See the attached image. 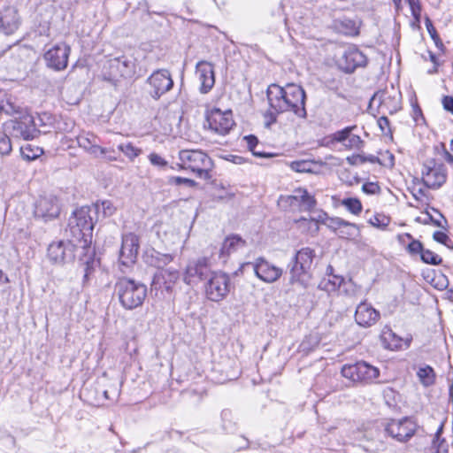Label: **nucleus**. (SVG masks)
<instances>
[{"mask_svg": "<svg viewBox=\"0 0 453 453\" xmlns=\"http://www.w3.org/2000/svg\"><path fill=\"white\" fill-rule=\"evenodd\" d=\"M139 248V238L135 234H124L119 250V262L126 266L133 265L136 260Z\"/></svg>", "mask_w": 453, "mask_h": 453, "instance_id": "a211bd4d", "label": "nucleus"}, {"mask_svg": "<svg viewBox=\"0 0 453 453\" xmlns=\"http://www.w3.org/2000/svg\"><path fill=\"white\" fill-rule=\"evenodd\" d=\"M312 163L306 160L293 161L290 164V168L297 173H310L311 172Z\"/></svg>", "mask_w": 453, "mask_h": 453, "instance_id": "a19ab883", "label": "nucleus"}, {"mask_svg": "<svg viewBox=\"0 0 453 453\" xmlns=\"http://www.w3.org/2000/svg\"><path fill=\"white\" fill-rule=\"evenodd\" d=\"M48 258L54 264H65L74 258V245L70 241L51 242L47 250Z\"/></svg>", "mask_w": 453, "mask_h": 453, "instance_id": "2eb2a0df", "label": "nucleus"}, {"mask_svg": "<svg viewBox=\"0 0 453 453\" xmlns=\"http://www.w3.org/2000/svg\"><path fill=\"white\" fill-rule=\"evenodd\" d=\"M43 153L42 149L31 144H27L20 147V154L23 159L32 161L38 158Z\"/></svg>", "mask_w": 453, "mask_h": 453, "instance_id": "7c9ffc66", "label": "nucleus"}, {"mask_svg": "<svg viewBox=\"0 0 453 453\" xmlns=\"http://www.w3.org/2000/svg\"><path fill=\"white\" fill-rule=\"evenodd\" d=\"M76 139L78 145L91 154H96L99 151L102 155H105L109 151L97 145V137L91 133L79 134Z\"/></svg>", "mask_w": 453, "mask_h": 453, "instance_id": "393cba45", "label": "nucleus"}, {"mask_svg": "<svg viewBox=\"0 0 453 453\" xmlns=\"http://www.w3.org/2000/svg\"><path fill=\"white\" fill-rule=\"evenodd\" d=\"M246 267H250L256 276L265 283H273L277 281L283 273V269L273 265L266 260L265 257H257L254 262H248L242 264L238 271L234 273L238 275L239 273H242V270Z\"/></svg>", "mask_w": 453, "mask_h": 453, "instance_id": "423d86ee", "label": "nucleus"}, {"mask_svg": "<svg viewBox=\"0 0 453 453\" xmlns=\"http://www.w3.org/2000/svg\"><path fill=\"white\" fill-rule=\"evenodd\" d=\"M442 105L444 110L453 114V96H445L442 98Z\"/></svg>", "mask_w": 453, "mask_h": 453, "instance_id": "603ef678", "label": "nucleus"}, {"mask_svg": "<svg viewBox=\"0 0 453 453\" xmlns=\"http://www.w3.org/2000/svg\"><path fill=\"white\" fill-rule=\"evenodd\" d=\"M120 389L117 385H111L109 388L104 390V396L109 400H114L119 395Z\"/></svg>", "mask_w": 453, "mask_h": 453, "instance_id": "49530a36", "label": "nucleus"}, {"mask_svg": "<svg viewBox=\"0 0 453 453\" xmlns=\"http://www.w3.org/2000/svg\"><path fill=\"white\" fill-rule=\"evenodd\" d=\"M377 99H379L380 106H382V107L386 106V100H387L386 93L379 92V93L374 94V96H372V100L375 101Z\"/></svg>", "mask_w": 453, "mask_h": 453, "instance_id": "13d9d810", "label": "nucleus"}, {"mask_svg": "<svg viewBox=\"0 0 453 453\" xmlns=\"http://www.w3.org/2000/svg\"><path fill=\"white\" fill-rule=\"evenodd\" d=\"M147 83L150 89L149 93L150 96L158 100L163 95L172 89L173 87V81L171 73L166 69H160L155 71L148 79Z\"/></svg>", "mask_w": 453, "mask_h": 453, "instance_id": "ddd939ff", "label": "nucleus"}, {"mask_svg": "<svg viewBox=\"0 0 453 453\" xmlns=\"http://www.w3.org/2000/svg\"><path fill=\"white\" fill-rule=\"evenodd\" d=\"M378 125L381 131L385 132L386 129L389 128V120L387 117L382 116L378 119Z\"/></svg>", "mask_w": 453, "mask_h": 453, "instance_id": "4d7b16f0", "label": "nucleus"}, {"mask_svg": "<svg viewBox=\"0 0 453 453\" xmlns=\"http://www.w3.org/2000/svg\"><path fill=\"white\" fill-rule=\"evenodd\" d=\"M325 218H329V216L325 213V212H321L319 214L318 218L317 219H306L304 218H302L300 219L297 223L300 224V226H304V225H308V227L309 229H312L313 228V231L314 232H318L319 231V223H322L324 224V221L326 220Z\"/></svg>", "mask_w": 453, "mask_h": 453, "instance_id": "72a5a7b5", "label": "nucleus"}, {"mask_svg": "<svg viewBox=\"0 0 453 453\" xmlns=\"http://www.w3.org/2000/svg\"><path fill=\"white\" fill-rule=\"evenodd\" d=\"M213 272L208 257H197L188 261L183 280L188 285H197L201 281H206Z\"/></svg>", "mask_w": 453, "mask_h": 453, "instance_id": "1a4fd4ad", "label": "nucleus"}, {"mask_svg": "<svg viewBox=\"0 0 453 453\" xmlns=\"http://www.w3.org/2000/svg\"><path fill=\"white\" fill-rule=\"evenodd\" d=\"M433 238L434 241L441 244H443L446 242H449V236L445 233L441 231L434 232L433 234Z\"/></svg>", "mask_w": 453, "mask_h": 453, "instance_id": "5fc2aeb1", "label": "nucleus"}, {"mask_svg": "<svg viewBox=\"0 0 453 453\" xmlns=\"http://www.w3.org/2000/svg\"><path fill=\"white\" fill-rule=\"evenodd\" d=\"M369 223L378 228H385L388 223L389 219L385 216L375 215L373 218L370 219Z\"/></svg>", "mask_w": 453, "mask_h": 453, "instance_id": "a18cd8bd", "label": "nucleus"}, {"mask_svg": "<svg viewBox=\"0 0 453 453\" xmlns=\"http://www.w3.org/2000/svg\"><path fill=\"white\" fill-rule=\"evenodd\" d=\"M179 277V271L174 268L158 270L154 274L151 287L155 289L165 288L166 291H170Z\"/></svg>", "mask_w": 453, "mask_h": 453, "instance_id": "4be33fe9", "label": "nucleus"}, {"mask_svg": "<svg viewBox=\"0 0 453 453\" xmlns=\"http://www.w3.org/2000/svg\"><path fill=\"white\" fill-rule=\"evenodd\" d=\"M115 292L121 305L127 310L141 306L147 296V287L127 277L120 278L115 284Z\"/></svg>", "mask_w": 453, "mask_h": 453, "instance_id": "20e7f679", "label": "nucleus"}, {"mask_svg": "<svg viewBox=\"0 0 453 453\" xmlns=\"http://www.w3.org/2000/svg\"><path fill=\"white\" fill-rule=\"evenodd\" d=\"M355 128H357V126H351L335 132L333 134V140L342 143L349 150L360 149L363 144V141L359 135L352 134V131Z\"/></svg>", "mask_w": 453, "mask_h": 453, "instance_id": "b1692460", "label": "nucleus"}, {"mask_svg": "<svg viewBox=\"0 0 453 453\" xmlns=\"http://www.w3.org/2000/svg\"><path fill=\"white\" fill-rule=\"evenodd\" d=\"M10 279L9 277L3 272V270L0 269V285L9 283Z\"/></svg>", "mask_w": 453, "mask_h": 453, "instance_id": "0e129e2a", "label": "nucleus"}, {"mask_svg": "<svg viewBox=\"0 0 453 453\" xmlns=\"http://www.w3.org/2000/svg\"><path fill=\"white\" fill-rule=\"evenodd\" d=\"M196 73L200 83L199 91L207 94L215 84L213 65L207 61H199L196 66Z\"/></svg>", "mask_w": 453, "mask_h": 453, "instance_id": "aec40b11", "label": "nucleus"}, {"mask_svg": "<svg viewBox=\"0 0 453 453\" xmlns=\"http://www.w3.org/2000/svg\"><path fill=\"white\" fill-rule=\"evenodd\" d=\"M303 195L300 211H311L316 206V199L306 189H304V194Z\"/></svg>", "mask_w": 453, "mask_h": 453, "instance_id": "ea45409f", "label": "nucleus"}, {"mask_svg": "<svg viewBox=\"0 0 453 453\" xmlns=\"http://www.w3.org/2000/svg\"><path fill=\"white\" fill-rule=\"evenodd\" d=\"M117 62V58H111L108 61V66H109V69H110V75L112 76L113 78H117V77H119V65L115 63Z\"/></svg>", "mask_w": 453, "mask_h": 453, "instance_id": "8fccbe9b", "label": "nucleus"}, {"mask_svg": "<svg viewBox=\"0 0 453 453\" xmlns=\"http://www.w3.org/2000/svg\"><path fill=\"white\" fill-rule=\"evenodd\" d=\"M173 259L171 254L160 253L155 250L147 254V262L150 265L158 268V270L164 269L163 267L171 263Z\"/></svg>", "mask_w": 453, "mask_h": 453, "instance_id": "bb28decb", "label": "nucleus"}, {"mask_svg": "<svg viewBox=\"0 0 453 453\" xmlns=\"http://www.w3.org/2000/svg\"><path fill=\"white\" fill-rule=\"evenodd\" d=\"M342 374L352 381L369 382L379 377L380 371L377 367L365 361H360L355 364L344 365L342 368Z\"/></svg>", "mask_w": 453, "mask_h": 453, "instance_id": "9b49d317", "label": "nucleus"}, {"mask_svg": "<svg viewBox=\"0 0 453 453\" xmlns=\"http://www.w3.org/2000/svg\"><path fill=\"white\" fill-rule=\"evenodd\" d=\"M59 213L60 204L58 199L53 195L40 196L35 203V216L44 221L58 218Z\"/></svg>", "mask_w": 453, "mask_h": 453, "instance_id": "dca6fc26", "label": "nucleus"}, {"mask_svg": "<svg viewBox=\"0 0 453 453\" xmlns=\"http://www.w3.org/2000/svg\"><path fill=\"white\" fill-rule=\"evenodd\" d=\"M447 248L453 250V241L449 237V242L443 243Z\"/></svg>", "mask_w": 453, "mask_h": 453, "instance_id": "774afa93", "label": "nucleus"}, {"mask_svg": "<svg viewBox=\"0 0 453 453\" xmlns=\"http://www.w3.org/2000/svg\"><path fill=\"white\" fill-rule=\"evenodd\" d=\"M91 207L96 209L98 208V214L102 212L104 217H110L115 211V207L113 206L112 203L108 200L103 201L100 203H96Z\"/></svg>", "mask_w": 453, "mask_h": 453, "instance_id": "e433bc0d", "label": "nucleus"}, {"mask_svg": "<svg viewBox=\"0 0 453 453\" xmlns=\"http://www.w3.org/2000/svg\"><path fill=\"white\" fill-rule=\"evenodd\" d=\"M98 215V208L82 206L75 210L69 219L68 226L73 237L85 248L91 242L92 231Z\"/></svg>", "mask_w": 453, "mask_h": 453, "instance_id": "f03ea898", "label": "nucleus"}, {"mask_svg": "<svg viewBox=\"0 0 453 453\" xmlns=\"http://www.w3.org/2000/svg\"><path fill=\"white\" fill-rule=\"evenodd\" d=\"M12 150L11 139L4 133L0 134V154L9 155Z\"/></svg>", "mask_w": 453, "mask_h": 453, "instance_id": "37998d69", "label": "nucleus"}, {"mask_svg": "<svg viewBox=\"0 0 453 453\" xmlns=\"http://www.w3.org/2000/svg\"><path fill=\"white\" fill-rule=\"evenodd\" d=\"M115 62L119 67V77L131 78L135 73V64L132 59L122 56L116 58Z\"/></svg>", "mask_w": 453, "mask_h": 453, "instance_id": "cd10ccee", "label": "nucleus"}, {"mask_svg": "<svg viewBox=\"0 0 453 453\" xmlns=\"http://www.w3.org/2000/svg\"><path fill=\"white\" fill-rule=\"evenodd\" d=\"M367 63L366 56L356 46H349L344 50L338 60L339 66L345 73H352L357 67H363Z\"/></svg>", "mask_w": 453, "mask_h": 453, "instance_id": "f3484780", "label": "nucleus"}, {"mask_svg": "<svg viewBox=\"0 0 453 453\" xmlns=\"http://www.w3.org/2000/svg\"><path fill=\"white\" fill-rule=\"evenodd\" d=\"M244 246V241L237 236L233 235L226 238L221 247V254L222 255H229L231 252L235 251L239 248Z\"/></svg>", "mask_w": 453, "mask_h": 453, "instance_id": "c756f323", "label": "nucleus"}, {"mask_svg": "<svg viewBox=\"0 0 453 453\" xmlns=\"http://www.w3.org/2000/svg\"><path fill=\"white\" fill-rule=\"evenodd\" d=\"M244 139L246 140L248 148L250 151L256 149L258 143V140L255 135H247L244 137Z\"/></svg>", "mask_w": 453, "mask_h": 453, "instance_id": "864d4df0", "label": "nucleus"}, {"mask_svg": "<svg viewBox=\"0 0 453 453\" xmlns=\"http://www.w3.org/2000/svg\"><path fill=\"white\" fill-rule=\"evenodd\" d=\"M20 25L18 11L14 7H6L0 11V30L4 35L13 34Z\"/></svg>", "mask_w": 453, "mask_h": 453, "instance_id": "5701e85b", "label": "nucleus"}, {"mask_svg": "<svg viewBox=\"0 0 453 453\" xmlns=\"http://www.w3.org/2000/svg\"><path fill=\"white\" fill-rule=\"evenodd\" d=\"M173 181L176 185H181L185 184L188 187H195L196 186V182L191 179L183 178V177H173Z\"/></svg>", "mask_w": 453, "mask_h": 453, "instance_id": "3c124183", "label": "nucleus"}, {"mask_svg": "<svg viewBox=\"0 0 453 453\" xmlns=\"http://www.w3.org/2000/svg\"><path fill=\"white\" fill-rule=\"evenodd\" d=\"M70 51V47L65 43L53 46L44 54L47 65L58 71L65 69L67 66Z\"/></svg>", "mask_w": 453, "mask_h": 453, "instance_id": "6ab92c4d", "label": "nucleus"}, {"mask_svg": "<svg viewBox=\"0 0 453 453\" xmlns=\"http://www.w3.org/2000/svg\"><path fill=\"white\" fill-rule=\"evenodd\" d=\"M422 182L432 189L441 188L447 180V171L443 164L437 163L434 158L426 159L422 166Z\"/></svg>", "mask_w": 453, "mask_h": 453, "instance_id": "9d476101", "label": "nucleus"}, {"mask_svg": "<svg viewBox=\"0 0 453 453\" xmlns=\"http://www.w3.org/2000/svg\"><path fill=\"white\" fill-rule=\"evenodd\" d=\"M417 423L411 418L393 419L386 426L385 432L399 442H406L415 434Z\"/></svg>", "mask_w": 453, "mask_h": 453, "instance_id": "f8f14e48", "label": "nucleus"}, {"mask_svg": "<svg viewBox=\"0 0 453 453\" xmlns=\"http://www.w3.org/2000/svg\"><path fill=\"white\" fill-rule=\"evenodd\" d=\"M90 274V268L88 266V262H86L85 273H84V280H87Z\"/></svg>", "mask_w": 453, "mask_h": 453, "instance_id": "69168bd1", "label": "nucleus"}, {"mask_svg": "<svg viewBox=\"0 0 453 453\" xmlns=\"http://www.w3.org/2000/svg\"><path fill=\"white\" fill-rule=\"evenodd\" d=\"M417 376L424 387H430L435 382L436 375L434 370L430 365L419 367Z\"/></svg>", "mask_w": 453, "mask_h": 453, "instance_id": "c85d7f7f", "label": "nucleus"}, {"mask_svg": "<svg viewBox=\"0 0 453 453\" xmlns=\"http://www.w3.org/2000/svg\"><path fill=\"white\" fill-rule=\"evenodd\" d=\"M278 114V112L270 108L269 111L265 114V127H269L271 125L276 123Z\"/></svg>", "mask_w": 453, "mask_h": 453, "instance_id": "09e8293b", "label": "nucleus"}, {"mask_svg": "<svg viewBox=\"0 0 453 453\" xmlns=\"http://www.w3.org/2000/svg\"><path fill=\"white\" fill-rule=\"evenodd\" d=\"M445 159L448 163L453 164V156L448 151L445 153Z\"/></svg>", "mask_w": 453, "mask_h": 453, "instance_id": "338daca9", "label": "nucleus"}, {"mask_svg": "<svg viewBox=\"0 0 453 453\" xmlns=\"http://www.w3.org/2000/svg\"><path fill=\"white\" fill-rule=\"evenodd\" d=\"M2 111L10 116L18 115L19 117L26 111H24L20 106L16 105L14 103L7 102L6 104L0 105V112Z\"/></svg>", "mask_w": 453, "mask_h": 453, "instance_id": "c9c22d12", "label": "nucleus"}, {"mask_svg": "<svg viewBox=\"0 0 453 453\" xmlns=\"http://www.w3.org/2000/svg\"><path fill=\"white\" fill-rule=\"evenodd\" d=\"M314 257V250L310 248H303L295 254L288 265L291 284H298L303 288L309 285Z\"/></svg>", "mask_w": 453, "mask_h": 453, "instance_id": "7ed1b4c3", "label": "nucleus"}, {"mask_svg": "<svg viewBox=\"0 0 453 453\" xmlns=\"http://www.w3.org/2000/svg\"><path fill=\"white\" fill-rule=\"evenodd\" d=\"M180 166L188 170L200 178H209V172L212 168L211 157L200 150H182L179 152Z\"/></svg>", "mask_w": 453, "mask_h": 453, "instance_id": "39448f33", "label": "nucleus"}, {"mask_svg": "<svg viewBox=\"0 0 453 453\" xmlns=\"http://www.w3.org/2000/svg\"><path fill=\"white\" fill-rule=\"evenodd\" d=\"M324 225L326 226L330 230L334 233L337 234L340 227L344 224V219L335 217V218H325Z\"/></svg>", "mask_w": 453, "mask_h": 453, "instance_id": "79ce46f5", "label": "nucleus"}, {"mask_svg": "<svg viewBox=\"0 0 453 453\" xmlns=\"http://www.w3.org/2000/svg\"><path fill=\"white\" fill-rule=\"evenodd\" d=\"M149 160L152 165L157 166L160 169H165L168 165L167 161L165 158H163L160 155L155 152L150 153L149 155Z\"/></svg>", "mask_w": 453, "mask_h": 453, "instance_id": "c03bdc74", "label": "nucleus"}, {"mask_svg": "<svg viewBox=\"0 0 453 453\" xmlns=\"http://www.w3.org/2000/svg\"><path fill=\"white\" fill-rule=\"evenodd\" d=\"M38 124H42L41 127L46 126L44 121L45 119H50V117L47 113H43L42 115L38 114L36 117H34Z\"/></svg>", "mask_w": 453, "mask_h": 453, "instance_id": "bf43d9fd", "label": "nucleus"}, {"mask_svg": "<svg viewBox=\"0 0 453 453\" xmlns=\"http://www.w3.org/2000/svg\"><path fill=\"white\" fill-rule=\"evenodd\" d=\"M206 120L209 128L221 135L226 134L234 125L232 111H222L218 108H213L208 113Z\"/></svg>", "mask_w": 453, "mask_h": 453, "instance_id": "4468645a", "label": "nucleus"}, {"mask_svg": "<svg viewBox=\"0 0 453 453\" xmlns=\"http://www.w3.org/2000/svg\"><path fill=\"white\" fill-rule=\"evenodd\" d=\"M41 126L42 124H38L34 116L27 111L8 123V127L12 129V135L24 140L35 138L40 133Z\"/></svg>", "mask_w": 453, "mask_h": 453, "instance_id": "6e6552de", "label": "nucleus"}, {"mask_svg": "<svg viewBox=\"0 0 453 453\" xmlns=\"http://www.w3.org/2000/svg\"><path fill=\"white\" fill-rule=\"evenodd\" d=\"M342 204L351 213L358 215L363 209L362 203L359 199L349 197L342 201Z\"/></svg>", "mask_w": 453, "mask_h": 453, "instance_id": "f704fd0d", "label": "nucleus"}, {"mask_svg": "<svg viewBox=\"0 0 453 453\" xmlns=\"http://www.w3.org/2000/svg\"><path fill=\"white\" fill-rule=\"evenodd\" d=\"M427 30L433 40H439V36L436 33V30L432 25L427 26Z\"/></svg>", "mask_w": 453, "mask_h": 453, "instance_id": "e2e57ef3", "label": "nucleus"}, {"mask_svg": "<svg viewBox=\"0 0 453 453\" xmlns=\"http://www.w3.org/2000/svg\"><path fill=\"white\" fill-rule=\"evenodd\" d=\"M429 58H430L431 62L434 63V67H433V69L428 70V73H430V74L435 73L437 72V66L439 65L438 58H437L436 55L431 51L429 52Z\"/></svg>", "mask_w": 453, "mask_h": 453, "instance_id": "6e6d98bb", "label": "nucleus"}, {"mask_svg": "<svg viewBox=\"0 0 453 453\" xmlns=\"http://www.w3.org/2000/svg\"><path fill=\"white\" fill-rule=\"evenodd\" d=\"M303 194H304V188H299L295 189L292 195L281 196L279 202L284 207L300 211Z\"/></svg>", "mask_w": 453, "mask_h": 453, "instance_id": "a878e982", "label": "nucleus"}, {"mask_svg": "<svg viewBox=\"0 0 453 453\" xmlns=\"http://www.w3.org/2000/svg\"><path fill=\"white\" fill-rule=\"evenodd\" d=\"M362 190L368 195H374L380 192V187L374 182H366L363 184Z\"/></svg>", "mask_w": 453, "mask_h": 453, "instance_id": "de8ad7c7", "label": "nucleus"}, {"mask_svg": "<svg viewBox=\"0 0 453 453\" xmlns=\"http://www.w3.org/2000/svg\"><path fill=\"white\" fill-rule=\"evenodd\" d=\"M420 258L424 263L433 265H440L442 262L441 257H440L437 254L431 251L430 250H424Z\"/></svg>", "mask_w": 453, "mask_h": 453, "instance_id": "4c0bfd02", "label": "nucleus"}, {"mask_svg": "<svg viewBox=\"0 0 453 453\" xmlns=\"http://www.w3.org/2000/svg\"><path fill=\"white\" fill-rule=\"evenodd\" d=\"M229 292L230 278L221 271H214L204 283V293L210 301H222Z\"/></svg>", "mask_w": 453, "mask_h": 453, "instance_id": "0eeeda50", "label": "nucleus"}, {"mask_svg": "<svg viewBox=\"0 0 453 453\" xmlns=\"http://www.w3.org/2000/svg\"><path fill=\"white\" fill-rule=\"evenodd\" d=\"M380 318V311L366 302L360 303L356 309L355 320L362 327H371Z\"/></svg>", "mask_w": 453, "mask_h": 453, "instance_id": "412c9836", "label": "nucleus"}, {"mask_svg": "<svg viewBox=\"0 0 453 453\" xmlns=\"http://www.w3.org/2000/svg\"><path fill=\"white\" fill-rule=\"evenodd\" d=\"M266 96L269 106L276 112L292 111L298 118H306V94L301 86L288 83L280 87L273 83L267 88Z\"/></svg>", "mask_w": 453, "mask_h": 453, "instance_id": "f257e3e1", "label": "nucleus"}, {"mask_svg": "<svg viewBox=\"0 0 453 453\" xmlns=\"http://www.w3.org/2000/svg\"><path fill=\"white\" fill-rule=\"evenodd\" d=\"M118 149L131 161L142 153V150L134 146L132 142L120 143Z\"/></svg>", "mask_w": 453, "mask_h": 453, "instance_id": "473e14b6", "label": "nucleus"}, {"mask_svg": "<svg viewBox=\"0 0 453 453\" xmlns=\"http://www.w3.org/2000/svg\"><path fill=\"white\" fill-rule=\"evenodd\" d=\"M405 236L411 240V242L409 243L407 247V250L411 255H418L419 254L421 256L422 251H424L423 244L418 241L414 240L412 235L411 234H406Z\"/></svg>", "mask_w": 453, "mask_h": 453, "instance_id": "58836bf2", "label": "nucleus"}, {"mask_svg": "<svg viewBox=\"0 0 453 453\" xmlns=\"http://www.w3.org/2000/svg\"><path fill=\"white\" fill-rule=\"evenodd\" d=\"M251 152L255 157H272V154L263 152L260 150H257L256 149L253 150Z\"/></svg>", "mask_w": 453, "mask_h": 453, "instance_id": "680f3d73", "label": "nucleus"}, {"mask_svg": "<svg viewBox=\"0 0 453 453\" xmlns=\"http://www.w3.org/2000/svg\"><path fill=\"white\" fill-rule=\"evenodd\" d=\"M443 427H444V424H443V423H441V424L440 425V426L438 427V429H437V431H436L435 434H434V440H433V444H435V443H436V441L440 439L441 434H442V431H443Z\"/></svg>", "mask_w": 453, "mask_h": 453, "instance_id": "052dcab7", "label": "nucleus"}, {"mask_svg": "<svg viewBox=\"0 0 453 453\" xmlns=\"http://www.w3.org/2000/svg\"><path fill=\"white\" fill-rule=\"evenodd\" d=\"M358 226L355 223H350L349 221L344 220V224L340 227L337 234L340 238L350 239L357 235V231H358Z\"/></svg>", "mask_w": 453, "mask_h": 453, "instance_id": "2f4dec72", "label": "nucleus"}]
</instances>
